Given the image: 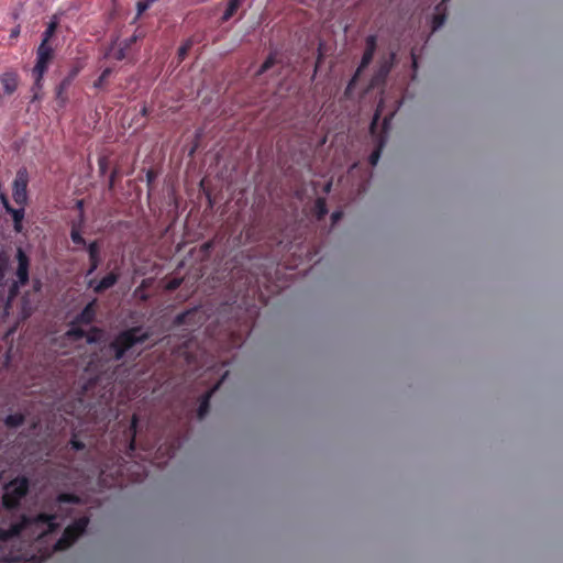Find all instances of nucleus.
I'll use <instances>...</instances> for the list:
<instances>
[{
  "label": "nucleus",
  "mask_w": 563,
  "mask_h": 563,
  "mask_svg": "<svg viewBox=\"0 0 563 563\" xmlns=\"http://www.w3.org/2000/svg\"><path fill=\"white\" fill-rule=\"evenodd\" d=\"M150 339V333L143 331L142 327H132L120 331L109 344V350L113 352V360L119 362L123 360L126 352L137 344H143Z\"/></svg>",
  "instance_id": "1"
},
{
  "label": "nucleus",
  "mask_w": 563,
  "mask_h": 563,
  "mask_svg": "<svg viewBox=\"0 0 563 563\" xmlns=\"http://www.w3.org/2000/svg\"><path fill=\"white\" fill-rule=\"evenodd\" d=\"M30 482L25 476H18L3 487L2 505L5 509L13 510L20 506L21 500L29 493Z\"/></svg>",
  "instance_id": "2"
},
{
  "label": "nucleus",
  "mask_w": 563,
  "mask_h": 563,
  "mask_svg": "<svg viewBox=\"0 0 563 563\" xmlns=\"http://www.w3.org/2000/svg\"><path fill=\"white\" fill-rule=\"evenodd\" d=\"M88 525V517H80L76 519L71 525L65 528L62 537L56 541L54 550L65 551L70 548L77 539L85 533Z\"/></svg>",
  "instance_id": "3"
},
{
  "label": "nucleus",
  "mask_w": 563,
  "mask_h": 563,
  "mask_svg": "<svg viewBox=\"0 0 563 563\" xmlns=\"http://www.w3.org/2000/svg\"><path fill=\"white\" fill-rule=\"evenodd\" d=\"M285 65L286 63L282 57H279L277 51L271 52L261 67L255 71L254 77L258 81H261L264 76L266 78H284L285 76L283 70Z\"/></svg>",
  "instance_id": "4"
},
{
  "label": "nucleus",
  "mask_w": 563,
  "mask_h": 563,
  "mask_svg": "<svg viewBox=\"0 0 563 563\" xmlns=\"http://www.w3.org/2000/svg\"><path fill=\"white\" fill-rule=\"evenodd\" d=\"M52 56L53 49L48 45V42L42 41L37 48L36 64L32 69V76L34 78L33 89L40 88L43 74L46 71L48 62L51 60Z\"/></svg>",
  "instance_id": "5"
},
{
  "label": "nucleus",
  "mask_w": 563,
  "mask_h": 563,
  "mask_svg": "<svg viewBox=\"0 0 563 563\" xmlns=\"http://www.w3.org/2000/svg\"><path fill=\"white\" fill-rule=\"evenodd\" d=\"M29 175L25 168L18 170L12 186V197L16 205L25 206L27 202Z\"/></svg>",
  "instance_id": "6"
},
{
  "label": "nucleus",
  "mask_w": 563,
  "mask_h": 563,
  "mask_svg": "<svg viewBox=\"0 0 563 563\" xmlns=\"http://www.w3.org/2000/svg\"><path fill=\"white\" fill-rule=\"evenodd\" d=\"M365 44H366V47H365L364 54L362 56L361 64L357 67L356 71H355V75L353 76L352 80L350 81L349 88H351L355 84L357 77L372 63V60L374 58V55H375V52H376V48H377V36L374 35V34L368 35L366 37Z\"/></svg>",
  "instance_id": "7"
},
{
  "label": "nucleus",
  "mask_w": 563,
  "mask_h": 563,
  "mask_svg": "<svg viewBox=\"0 0 563 563\" xmlns=\"http://www.w3.org/2000/svg\"><path fill=\"white\" fill-rule=\"evenodd\" d=\"M87 253L89 258V267L85 276L92 275L102 263V241L93 240L87 245Z\"/></svg>",
  "instance_id": "8"
},
{
  "label": "nucleus",
  "mask_w": 563,
  "mask_h": 563,
  "mask_svg": "<svg viewBox=\"0 0 563 563\" xmlns=\"http://www.w3.org/2000/svg\"><path fill=\"white\" fill-rule=\"evenodd\" d=\"M394 114H395L394 112L390 113L389 115L386 114L385 118L383 119L382 131H380L379 137H378V145L372 152V154L369 155V159H368L369 164L372 166H375L380 158L382 150L386 143L387 132L390 129V123H391V119H393Z\"/></svg>",
  "instance_id": "9"
},
{
  "label": "nucleus",
  "mask_w": 563,
  "mask_h": 563,
  "mask_svg": "<svg viewBox=\"0 0 563 563\" xmlns=\"http://www.w3.org/2000/svg\"><path fill=\"white\" fill-rule=\"evenodd\" d=\"M119 277V273L112 271L102 277L99 282H97L95 278L89 279L87 285L89 288L93 289V292L102 294L113 287L118 283Z\"/></svg>",
  "instance_id": "10"
},
{
  "label": "nucleus",
  "mask_w": 563,
  "mask_h": 563,
  "mask_svg": "<svg viewBox=\"0 0 563 563\" xmlns=\"http://www.w3.org/2000/svg\"><path fill=\"white\" fill-rule=\"evenodd\" d=\"M18 268L15 272L18 284L25 286L29 283L30 258L22 249L16 251Z\"/></svg>",
  "instance_id": "11"
},
{
  "label": "nucleus",
  "mask_w": 563,
  "mask_h": 563,
  "mask_svg": "<svg viewBox=\"0 0 563 563\" xmlns=\"http://www.w3.org/2000/svg\"><path fill=\"white\" fill-rule=\"evenodd\" d=\"M98 300L93 298L85 308L74 318V324L89 325L97 317Z\"/></svg>",
  "instance_id": "12"
},
{
  "label": "nucleus",
  "mask_w": 563,
  "mask_h": 563,
  "mask_svg": "<svg viewBox=\"0 0 563 563\" xmlns=\"http://www.w3.org/2000/svg\"><path fill=\"white\" fill-rule=\"evenodd\" d=\"M395 59H396V53L390 52L388 56L384 57L379 62V66L373 77L374 84L378 85V84L385 82L386 78L388 77V75L394 66Z\"/></svg>",
  "instance_id": "13"
},
{
  "label": "nucleus",
  "mask_w": 563,
  "mask_h": 563,
  "mask_svg": "<svg viewBox=\"0 0 563 563\" xmlns=\"http://www.w3.org/2000/svg\"><path fill=\"white\" fill-rule=\"evenodd\" d=\"M2 201H3V206H4V209L5 211L11 214L12 217V220H13V227H14V231L15 232H21L22 231V222H23V219H24V206H20L19 209H14L10 206V203L8 202L7 198L2 197Z\"/></svg>",
  "instance_id": "14"
},
{
  "label": "nucleus",
  "mask_w": 563,
  "mask_h": 563,
  "mask_svg": "<svg viewBox=\"0 0 563 563\" xmlns=\"http://www.w3.org/2000/svg\"><path fill=\"white\" fill-rule=\"evenodd\" d=\"M0 82L5 95H12L18 87V74L14 71H5L0 75Z\"/></svg>",
  "instance_id": "15"
},
{
  "label": "nucleus",
  "mask_w": 563,
  "mask_h": 563,
  "mask_svg": "<svg viewBox=\"0 0 563 563\" xmlns=\"http://www.w3.org/2000/svg\"><path fill=\"white\" fill-rule=\"evenodd\" d=\"M219 386V384L211 390L207 391L206 394L202 395V397L200 398V402H199V407H198V411H197V415H198V418L199 419H203L207 413L209 412V409H210V399L212 397V394L214 391V389Z\"/></svg>",
  "instance_id": "16"
},
{
  "label": "nucleus",
  "mask_w": 563,
  "mask_h": 563,
  "mask_svg": "<svg viewBox=\"0 0 563 563\" xmlns=\"http://www.w3.org/2000/svg\"><path fill=\"white\" fill-rule=\"evenodd\" d=\"M30 526V516L22 515L20 521L12 523L9 527L10 533L13 538L19 537Z\"/></svg>",
  "instance_id": "17"
},
{
  "label": "nucleus",
  "mask_w": 563,
  "mask_h": 563,
  "mask_svg": "<svg viewBox=\"0 0 563 563\" xmlns=\"http://www.w3.org/2000/svg\"><path fill=\"white\" fill-rule=\"evenodd\" d=\"M25 422V416L21 412L8 415L4 418V424L8 428H19Z\"/></svg>",
  "instance_id": "18"
},
{
  "label": "nucleus",
  "mask_w": 563,
  "mask_h": 563,
  "mask_svg": "<svg viewBox=\"0 0 563 563\" xmlns=\"http://www.w3.org/2000/svg\"><path fill=\"white\" fill-rule=\"evenodd\" d=\"M70 85H71L70 77H66L62 80V82L57 87L56 97L59 102L64 103L67 101L68 98L66 95V90L69 88Z\"/></svg>",
  "instance_id": "19"
},
{
  "label": "nucleus",
  "mask_w": 563,
  "mask_h": 563,
  "mask_svg": "<svg viewBox=\"0 0 563 563\" xmlns=\"http://www.w3.org/2000/svg\"><path fill=\"white\" fill-rule=\"evenodd\" d=\"M70 85H71L70 77H66L62 80V82L57 87L56 97L59 102L64 103L67 101L68 98L66 95V90L69 88Z\"/></svg>",
  "instance_id": "20"
},
{
  "label": "nucleus",
  "mask_w": 563,
  "mask_h": 563,
  "mask_svg": "<svg viewBox=\"0 0 563 563\" xmlns=\"http://www.w3.org/2000/svg\"><path fill=\"white\" fill-rule=\"evenodd\" d=\"M70 85H71L70 77H66L62 80V82L57 87L56 97L59 102L64 103L67 101L68 98L66 95V90L69 88Z\"/></svg>",
  "instance_id": "21"
},
{
  "label": "nucleus",
  "mask_w": 563,
  "mask_h": 563,
  "mask_svg": "<svg viewBox=\"0 0 563 563\" xmlns=\"http://www.w3.org/2000/svg\"><path fill=\"white\" fill-rule=\"evenodd\" d=\"M70 85H71L70 77H66L62 80V82L57 87L56 97L59 102L64 103L67 101L68 98L66 95V90L69 88Z\"/></svg>",
  "instance_id": "22"
},
{
  "label": "nucleus",
  "mask_w": 563,
  "mask_h": 563,
  "mask_svg": "<svg viewBox=\"0 0 563 563\" xmlns=\"http://www.w3.org/2000/svg\"><path fill=\"white\" fill-rule=\"evenodd\" d=\"M70 85H71L70 77H66L62 80V82L57 87L56 97L59 102L64 103L67 101L68 98L66 95V90L69 88Z\"/></svg>",
  "instance_id": "23"
},
{
  "label": "nucleus",
  "mask_w": 563,
  "mask_h": 563,
  "mask_svg": "<svg viewBox=\"0 0 563 563\" xmlns=\"http://www.w3.org/2000/svg\"><path fill=\"white\" fill-rule=\"evenodd\" d=\"M242 3V0H229L228 7L221 18L223 22L229 21L238 11Z\"/></svg>",
  "instance_id": "24"
},
{
  "label": "nucleus",
  "mask_w": 563,
  "mask_h": 563,
  "mask_svg": "<svg viewBox=\"0 0 563 563\" xmlns=\"http://www.w3.org/2000/svg\"><path fill=\"white\" fill-rule=\"evenodd\" d=\"M80 324H74V320L70 322V327L66 332V336L73 340H81L86 336V331L79 327Z\"/></svg>",
  "instance_id": "25"
},
{
  "label": "nucleus",
  "mask_w": 563,
  "mask_h": 563,
  "mask_svg": "<svg viewBox=\"0 0 563 563\" xmlns=\"http://www.w3.org/2000/svg\"><path fill=\"white\" fill-rule=\"evenodd\" d=\"M57 514H38L34 517H30V526L33 525H46L47 522H51L53 519H57Z\"/></svg>",
  "instance_id": "26"
},
{
  "label": "nucleus",
  "mask_w": 563,
  "mask_h": 563,
  "mask_svg": "<svg viewBox=\"0 0 563 563\" xmlns=\"http://www.w3.org/2000/svg\"><path fill=\"white\" fill-rule=\"evenodd\" d=\"M57 503H58V508L59 510H62V506L64 504H79L80 503V498L75 495V494H71V493H62L57 496Z\"/></svg>",
  "instance_id": "27"
},
{
  "label": "nucleus",
  "mask_w": 563,
  "mask_h": 563,
  "mask_svg": "<svg viewBox=\"0 0 563 563\" xmlns=\"http://www.w3.org/2000/svg\"><path fill=\"white\" fill-rule=\"evenodd\" d=\"M70 239H71L73 243L76 245L86 246V247L88 245L86 240L81 235L80 230L75 224L71 227V230H70Z\"/></svg>",
  "instance_id": "28"
},
{
  "label": "nucleus",
  "mask_w": 563,
  "mask_h": 563,
  "mask_svg": "<svg viewBox=\"0 0 563 563\" xmlns=\"http://www.w3.org/2000/svg\"><path fill=\"white\" fill-rule=\"evenodd\" d=\"M101 334V329L92 327L89 332H86V336L84 339H86L87 343L93 344L99 342Z\"/></svg>",
  "instance_id": "29"
},
{
  "label": "nucleus",
  "mask_w": 563,
  "mask_h": 563,
  "mask_svg": "<svg viewBox=\"0 0 563 563\" xmlns=\"http://www.w3.org/2000/svg\"><path fill=\"white\" fill-rule=\"evenodd\" d=\"M384 109L385 108H376V111L373 115V120H372L371 126H369V131L373 135H375L377 133L380 117L384 114V111H383Z\"/></svg>",
  "instance_id": "30"
},
{
  "label": "nucleus",
  "mask_w": 563,
  "mask_h": 563,
  "mask_svg": "<svg viewBox=\"0 0 563 563\" xmlns=\"http://www.w3.org/2000/svg\"><path fill=\"white\" fill-rule=\"evenodd\" d=\"M136 428H137V417L135 415H133L132 420H131V426H130V429H129V431L131 433V440H130V443H129V449L131 451L135 450Z\"/></svg>",
  "instance_id": "31"
},
{
  "label": "nucleus",
  "mask_w": 563,
  "mask_h": 563,
  "mask_svg": "<svg viewBox=\"0 0 563 563\" xmlns=\"http://www.w3.org/2000/svg\"><path fill=\"white\" fill-rule=\"evenodd\" d=\"M9 267V258L4 253L0 254V284L3 283Z\"/></svg>",
  "instance_id": "32"
},
{
  "label": "nucleus",
  "mask_w": 563,
  "mask_h": 563,
  "mask_svg": "<svg viewBox=\"0 0 563 563\" xmlns=\"http://www.w3.org/2000/svg\"><path fill=\"white\" fill-rule=\"evenodd\" d=\"M192 45H194V40L189 38V40L186 41V43L183 46H180L178 48L177 55H178V60L179 62L185 59L186 55L188 54V52L192 47Z\"/></svg>",
  "instance_id": "33"
},
{
  "label": "nucleus",
  "mask_w": 563,
  "mask_h": 563,
  "mask_svg": "<svg viewBox=\"0 0 563 563\" xmlns=\"http://www.w3.org/2000/svg\"><path fill=\"white\" fill-rule=\"evenodd\" d=\"M316 209H317L318 219H322L328 213L327 203H325L324 199H322V198L317 199Z\"/></svg>",
  "instance_id": "34"
},
{
  "label": "nucleus",
  "mask_w": 563,
  "mask_h": 563,
  "mask_svg": "<svg viewBox=\"0 0 563 563\" xmlns=\"http://www.w3.org/2000/svg\"><path fill=\"white\" fill-rule=\"evenodd\" d=\"M112 74V69L111 68H106L101 75L99 76V78L95 81L93 86L96 88H101L104 82L107 81V79L111 76Z\"/></svg>",
  "instance_id": "35"
},
{
  "label": "nucleus",
  "mask_w": 563,
  "mask_h": 563,
  "mask_svg": "<svg viewBox=\"0 0 563 563\" xmlns=\"http://www.w3.org/2000/svg\"><path fill=\"white\" fill-rule=\"evenodd\" d=\"M69 445L74 451H82L86 449V444L81 440L77 439V435L75 433L69 440Z\"/></svg>",
  "instance_id": "36"
},
{
  "label": "nucleus",
  "mask_w": 563,
  "mask_h": 563,
  "mask_svg": "<svg viewBox=\"0 0 563 563\" xmlns=\"http://www.w3.org/2000/svg\"><path fill=\"white\" fill-rule=\"evenodd\" d=\"M154 1L155 0H139L136 2L137 15H141L145 10H147Z\"/></svg>",
  "instance_id": "37"
},
{
  "label": "nucleus",
  "mask_w": 563,
  "mask_h": 563,
  "mask_svg": "<svg viewBox=\"0 0 563 563\" xmlns=\"http://www.w3.org/2000/svg\"><path fill=\"white\" fill-rule=\"evenodd\" d=\"M56 23L52 22L49 23V25L47 26V29L45 30L44 34H43V40L44 42H48L51 40V37L54 35L55 31H56Z\"/></svg>",
  "instance_id": "38"
},
{
  "label": "nucleus",
  "mask_w": 563,
  "mask_h": 563,
  "mask_svg": "<svg viewBox=\"0 0 563 563\" xmlns=\"http://www.w3.org/2000/svg\"><path fill=\"white\" fill-rule=\"evenodd\" d=\"M11 539H13V537H12V533H10L9 528L0 529V542H7Z\"/></svg>",
  "instance_id": "39"
},
{
  "label": "nucleus",
  "mask_w": 563,
  "mask_h": 563,
  "mask_svg": "<svg viewBox=\"0 0 563 563\" xmlns=\"http://www.w3.org/2000/svg\"><path fill=\"white\" fill-rule=\"evenodd\" d=\"M118 177V169H113L111 172V175H110V178H109V189H113L114 188V183H115V178Z\"/></svg>",
  "instance_id": "40"
},
{
  "label": "nucleus",
  "mask_w": 563,
  "mask_h": 563,
  "mask_svg": "<svg viewBox=\"0 0 563 563\" xmlns=\"http://www.w3.org/2000/svg\"><path fill=\"white\" fill-rule=\"evenodd\" d=\"M46 525L48 533L55 532L59 528V525L56 522V519H53L51 522H47Z\"/></svg>",
  "instance_id": "41"
},
{
  "label": "nucleus",
  "mask_w": 563,
  "mask_h": 563,
  "mask_svg": "<svg viewBox=\"0 0 563 563\" xmlns=\"http://www.w3.org/2000/svg\"><path fill=\"white\" fill-rule=\"evenodd\" d=\"M181 284L180 279H173L168 283L167 288L169 290H176Z\"/></svg>",
  "instance_id": "42"
},
{
  "label": "nucleus",
  "mask_w": 563,
  "mask_h": 563,
  "mask_svg": "<svg viewBox=\"0 0 563 563\" xmlns=\"http://www.w3.org/2000/svg\"><path fill=\"white\" fill-rule=\"evenodd\" d=\"M125 48L126 47L124 46V47H121L120 49H118V52L114 55L115 59L121 60L125 57Z\"/></svg>",
  "instance_id": "43"
},
{
  "label": "nucleus",
  "mask_w": 563,
  "mask_h": 563,
  "mask_svg": "<svg viewBox=\"0 0 563 563\" xmlns=\"http://www.w3.org/2000/svg\"><path fill=\"white\" fill-rule=\"evenodd\" d=\"M342 216H343L342 211H334L331 214L332 223H336L342 218Z\"/></svg>",
  "instance_id": "44"
},
{
  "label": "nucleus",
  "mask_w": 563,
  "mask_h": 563,
  "mask_svg": "<svg viewBox=\"0 0 563 563\" xmlns=\"http://www.w3.org/2000/svg\"><path fill=\"white\" fill-rule=\"evenodd\" d=\"M99 168L102 174L106 172V169H107V159L106 158L99 159Z\"/></svg>",
  "instance_id": "45"
},
{
  "label": "nucleus",
  "mask_w": 563,
  "mask_h": 563,
  "mask_svg": "<svg viewBox=\"0 0 563 563\" xmlns=\"http://www.w3.org/2000/svg\"><path fill=\"white\" fill-rule=\"evenodd\" d=\"M185 317H186V314H185V313H180V314H178V316L176 317V320H175L176 324H183V323H184V320H185Z\"/></svg>",
  "instance_id": "46"
},
{
  "label": "nucleus",
  "mask_w": 563,
  "mask_h": 563,
  "mask_svg": "<svg viewBox=\"0 0 563 563\" xmlns=\"http://www.w3.org/2000/svg\"><path fill=\"white\" fill-rule=\"evenodd\" d=\"M20 34V27L16 26L11 31L10 37H16Z\"/></svg>",
  "instance_id": "47"
},
{
  "label": "nucleus",
  "mask_w": 563,
  "mask_h": 563,
  "mask_svg": "<svg viewBox=\"0 0 563 563\" xmlns=\"http://www.w3.org/2000/svg\"><path fill=\"white\" fill-rule=\"evenodd\" d=\"M137 40V37L134 35V36H131L126 43H125V47H129L131 44H133L135 41Z\"/></svg>",
  "instance_id": "48"
},
{
  "label": "nucleus",
  "mask_w": 563,
  "mask_h": 563,
  "mask_svg": "<svg viewBox=\"0 0 563 563\" xmlns=\"http://www.w3.org/2000/svg\"><path fill=\"white\" fill-rule=\"evenodd\" d=\"M141 112L143 115H148L151 113V108L143 107Z\"/></svg>",
  "instance_id": "49"
},
{
  "label": "nucleus",
  "mask_w": 563,
  "mask_h": 563,
  "mask_svg": "<svg viewBox=\"0 0 563 563\" xmlns=\"http://www.w3.org/2000/svg\"><path fill=\"white\" fill-rule=\"evenodd\" d=\"M78 70L77 69H73L70 71V74L67 76V77H70V80L73 81V79L75 78V76L77 75Z\"/></svg>",
  "instance_id": "50"
},
{
  "label": "nucleus",
  "mask_w": 563,
  "mask_h": 563,
  "mask_svg": "<svg viewBox=\"0 0 563 563\" xmlns=\"http://www.w3.org/2000/svg\"><path fill=\"white\" fill-rule=\"evenodd\" d=\"M146 176H147V180H148V181H152V180H153L154 175H153V172H152V170H150V172L147 173V175H146Z\"/></svg>",
  "instance_id": "51"
},
{
  "label": "nucleus",
  "mask_w": 563,
  "mask_h": 563,
  "mask_svg": "<svg viewBox=\"0 0 563 563\" xmlns=\"http://www.w3.org/2000/svg\"><path fill=\"white\" fill-rule=\"evenodd\" d=\"M444 21V18H439V21H438V26H440Z\"/></svg>",
  "instance_id": "52"
},
{
  "label": "nucleus",
  "mask_w": 563,
  "mask_h": 563,
  "mask_svg": "<svg viewBox=\"0 0 563 563\" xmlns=\"http://www.w3.org/2000/svg\"><path fill=\"white\" fill-rule=\"evenodd\" d=\"M36 99H37V93H36V92H34V95H33V97H32L31 102H34Z\"/></svg>",
  "instance_id": "53"
},
{
  "label": "nucleus",
  "mask_w": 563,
  "mask_h": 563,
  "mask_svg": "<svg viewBox=\"0 0 563 563\" xmlns=\"http://www.w3.org/2000/svg\"><path fill=\"white\" fill-rule=\"evenodd\" d=\"M3 472H0V482L2 481Z\"/></svg>",
  "instance_id": "54"
}]
</instances>
